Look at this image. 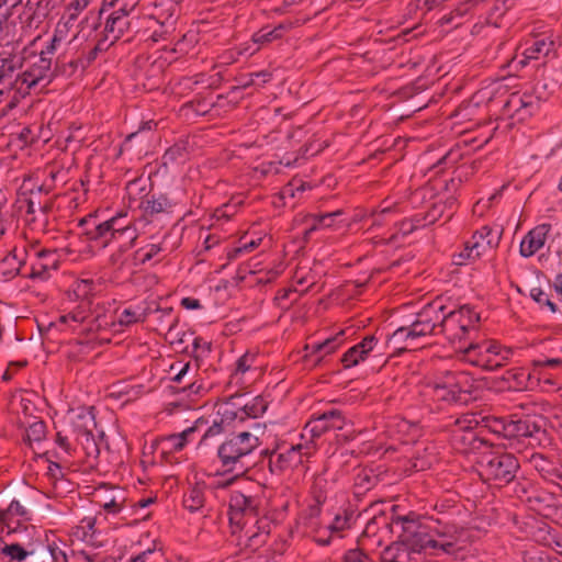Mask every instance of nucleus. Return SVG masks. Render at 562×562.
Returning a JSON list of instances; mask_svg holds the SVG:
<instances>
[{
    "label": "nucleus",
    "instance_id": "obj_1",
    "mask_svg": "<svg viewBox=\"0 0 562 562\" xmlns=\"http://www.w3.org/2000/svg\"><path fill=\"white\" fill-rule=\"evenodd\" d=\"M401 526L397 540L381 552L382 562H420L424 552L423 543H431L427 538V526L418 522L413 515L397 517L393 520Z\"/></svg>",
    "mask_w": 562,
    "mask_h": 562
},
{
    "label": "nucleus",
    "instance_id": "obj_2",
    "mask_svg": "<svg viewBox=\"0 0 562 562\" xmlns=\"http://www.w3.org/2000/svg\"><path fill=\"white\" fill-rule=\"evenodd\" d=\"M61 41L59 31L56 30L47 46L40 53L27 47L18 53L24 57V70L15 78V89L19 92L29 93L32 88L42 81H50V78L54 77V69H52L53 56Z\"/></svg>",
    "mask_w": 562,
    "mask_h": 562
},
{
    "label": "nucleus",
    "instance_id": "obj_3",
    "mask_svg": "<svg viewBox=\"0 0 562 562\" xmlns=\"http://www.w3.org/2000/svg\"><path fill=\"white\" fill-rule=\"evenodd\" d=\"M428 387L437 401L447 404L468 405L476 398L475 381L465 371H446Z\"/></svg>",
    "mask_w": 562,
    "mask_h": 562
},
{
    "label": "nucleus",
    "instance_id": "obj_4",
    "mask_svg": "<svg viewBox=\"0 0 562 562\" xmlns=\"http://www.w3.org/2000/svg\"><path fill=\"white\" fill-rule=\"evenodd\" d=\"M260 446L259 438L250 431H240L227 437L217 448V458L225 473L243 474L248 469L245 461Z\"/></svg>",
    "mask_w": 562,
    "mask_h": 562
},
{
    "label": "nucleus",
    "instance_id": "obj_5",
    "mask_svg": "<svg viewBox=\"0 0 562 562\" xmlns=\"http://www.w3.org/2000/svg\"><path fill=\"white\" fill-rule=\"evenodd\" d=\"M71 428L76 442L74 454L82 456L90 467H94L102 446L109 449L108 443L104 442V432L98 431V436L94 435L97 423L91 412L78 414L71 424Z\"/></svg>",
    "mask_w": 562,
    "mask_h": 562
},
{
    "label": "nucleus",
    "instance_id": "obj_6",
    "mask_svg": "<svg viewBox=\"0 0 562 562\" xmlns=\"http://www.w3.org/2000/svg\"><path fill=\"white\" fill-rule=\"evenodd\" d=\"M106 7H110L112 11L106 15L103 31L98 38V48L100 49H109L120 38L131 33L130 14L135 10L132 4L123 0H111L110 2L104 0L100 16L106 13Z\"/></svg>",
    "mask_w": 562,
    "mask_h": 562
},
{
    "label": "nucleus",
    "instance_id": "obj_7",
    "mask_svg": "<svg viewBox=\"0 0 562 562\" xmlns=\"http://www.w3.org/2000/svg\"><path fill=\"white\" fill-rule=\"evenodd\" d=\"M477 467L482 481L495 487L512 483L520 469L518 459L507 452L483 454Z\"/></svg>",
    "mask_w": 562,
    "mask_h": 562
},
{
    "label": "nucleus",
    "instance_id": "obj_8",
    "mask_svg": "<svg viewBox=\"0 0 562 562\" xmlns=\"http://www.w3.org/2000/svg\"><path fill=\"white\" fill-rule=\"evenodd\" d=\"M126 217V214L120 213L102 223H95V215H89L80 220L79 225L85 226L90 223L93 224V231H87L86 234L91 240L104 238L103 246H109L112 241H121L122 236H126L124 244H133L136 239V229L130 224H123L121 221Z\"/></svg>",
    "mask_w": 562,
    "mask_h": 562
},
{
    "label": "nucleus",
    "instance_id": "obj_9",
    "mask_svg": "<svg viewBox=\"0 0 562 562\" xmlns=\"http://www.w3.org/2000/svg\"><path fill=\"white\" fill-rule=\"evenodd\" d=\"M442 322L439 335L446 336L451 341H461L464 339L470 329H474L480 322V315L469 305H463L459 310L447 311L442 314Z\"/></svg>",
    "mask_w": 562,
    "mask_h": 562
},
{
    "label": "nucleus",
    "instance_id": "obj_10",
    "mask_svg": "<svg viewBox=\"0 0 562 562\" xmlns=\"http://www.w3.org/2000/svg\"><path fill=\"white\" fill-rule=\"evenodd\" d=\"M316 445L313 440L302 445H294L286 449L284 452H277V450H265L263 454L269 456V471L272 474H281L288 469L297 468L303 463V457L308 458L315 451Z\"/></svg>",
    "mask_w": 562,
    "mask_h": 562
},
{
    "label": "nucleus",
    "instance_id": "obj_11",
    "mask_svg": "<svg viewBox=\"0 0 562 562\" xmlns=\"http://www.w3.org/2000/svg\"><path fill=\"white\" fill-rule=\"evenodd\" d=\"M446 310L440 297H436L430 303L426 304L417 314L413 325V334L418 337L427 335H439V329L442 319V314Z\"/></svg>",
    "mask_w": 562,
    "mask_h": 562
},
{
    "label": "nucleus",
    "instance_id": "obj_12",
    "mask_svg": "<svg viewBox=\"0 0 562 562\" xmlns=\"http://www.w3.org/2000/svg\"><path fill=\"white\" fill-rule=\"evenodd\" d=\"M345 211L339 209L333 212L307 214L304 223L306 225L304 229V240L307 243L311 240V235L318 231H347L350 226V221L345 217Z\"/></svg>",
    "mask_w": 562,
    "mask_h": 562
},
{
    "label": "nucleus",
    "instance_id": "obj_13",
    "mask_svg": "<svg viewBox=\"0 0 562 562\" xmlns=\"http://www.w3.org/2000/svg\"><path fill=\"white\" fill-rule=\"evenodd\" d=\"M508 439L521 440L528 438L538 443L547 435L546 418L542 416H525L509 418V428L507 429Z\"/></svg>",
    "mask_w": 562,
    "mask_h": 562
},
{
    "label": "nucleus",
    "instance_id": "obj_14",
    "mask_svg": "<svg viewBox=\"0 0 562 562\" xmlns=\"http://www.w3.org/2000/svg\"><path fill=\"white\" fill-rule=\"evenodd\" d=\"M346 425V416L338 408H327L322 412L314 413L304 426V431L311 435V440L319 438L327 431L340 430Z\"/></svg>",
    "mask_w": 562,
    "mask_h": 562
},
{
    "label": "nucleus",
    "instance_id": "obj_15",
    "mask_svg": "<svg viewBox=\"0 0 562 562\" xmlns=\"http://www.w3.org/2000/svg\"><path fill=\"white\" fill-rule=\"evenodd\" d=\"M472 14L484 19L487 25L499 27L502 21L512 7V0H471Z\"/></svg>",
    "mask_w": 562,
    "mask_h": 562
},
{
    "label": "nucleus",
    "instance_id": "obj_16",
    "mask_svg": "<svg viewBox=\"0 0 562 562\" xmlns=\"http://www.w3.org/2000/svg\"><path fill=\"white\" fill-rule=\"evenodd\" d=\"M24 57L16 52L3 49L0 52V95L5 90L15 89V80L12 81L13 75L18 69L23 68Z\"/></svg>",
    "mask_w": 562,
    "mask_h": 562
},
{
    "label": "nucleus",
    "instance_id": "obj_17",
    "mask_svg": "<svg viewBox=\"0 0 562 562\" xmlns=\"http://www.w3.org/2000/svg\"><path fill=\"white\" fill-rule=\"evenodd\" d=\"M26 520H30L29 510L19 501L13 499L7 509H0L1 532H5V537L16 532Z\"/></svg>",
    "mask_w": 562,
    "mask_h": 562
},
{
    "label": "nucleus",
    "instance_id": "obj_18",
    "mask_svg": "<svg viewBox=\"0 0 562 562\" xmlns=\"http://www.w3.org/2000/svg\"><path fill=\"white\" fill-rule=\"evenodd\" d=\"M477 349H482V346L480 344H470L464 350H463V358L469 363L483 368L486 371H495L504 366V361H506L509 358V355H512V349L506 348L504 349V356H501L499 358L491 356H487L483 353V351H480L475 358H472V353L475 352Z\"/></svg>",
    "mask_w": 562,
    "mask_h": 562
},
{
    "label": "nucleus",
    "instance_id": "obj_19",
    "mask_svg": "<svg viewBox=\"0 0 562 562\" xmlns=\"http://www.w3.org/2000/svg\"><path fill=\"white\" fill-rule=\"evenodd\" d=\"M176 203L164 193H148L142 200L139 209L145 217H154L161 213H171Z\"/></svg>",
    "mask_w": 562,
    "mask_h": 562
},
{
    "label": "nucleus",
    "instance_id": "obj_20",
    "mask_svg": "<svg viewBox=\"0 0 562 562\" xmlns=\"http://www.w3.org/2000/svg\"><path fill=\"white\" fill-rule=\"evenodd\" d=\"M204 425H207V419L200 417L192 427L187 428L180 434H172L162 438L159 442V445H161V453L181 451L188 442V436Z\"/></svg>",
    "mask_w": 562,
    "mask_h": 562
},
{
    "label": "nucleus",
    "instance_id": "obj_21",
    "mask_svg": "<svg viewBox=\"0 0 562 562\" xmlns=\"http://www.w3.org/2000/svg\"><path fill=\"white\" fill-rule=\"evenodd\" d=\"M530 462L546 481L557 483L562 480V465L558 461L541 453H533Z\"/></svg>",
    "mask_w": 562,
    "mask_h": 562
},
{
    "label": "nucleus",
    "instance_id": "obj_22",
    "mask_svg": "<svg viewBox=\"0 0 562 562\" xmlns=\"http://www.w3.org/2000/svg\"><path fill=\"white\" fill-rule=\"evenodd\" d=\"M26 250L27 248H12L0 259V274L5 280H10L20 273L24 266Z\"/></svg>",
    "mask_w": 562,
    "mask_h": 562
},
{
    "label": "nucleus",
    "instance_id": "obj_23",
    "mask_svg": "<svg viewBox=\"0 0 562 562\" xmlns=\"http://www.w3.org/2000/svg\"><path fill=\"white\" fill-rule=\"evenodd\" d=\"M446 213V204L441 201L431 204L430 209L424 214H415L409 222L403 223L404 233H409L417 227H424L436 223Z\"/></svg>",
    "mask_w": 562,
    "mask_h": 562
},
{
    "label": "nucleus",
    "instance_id": "obj_24",
    "mask_svg": "<svg viewBox=\"0 0 562 562\" xmlns=\"http://www.w3.org/2000/svg\"><path fill=\"white\" fill-rule=\"evenodd\" d=\"M244 202L245 200L241 194L233 195L229 201L212 211L210 214V225L214 227L223 222L231 221L244 205Z\"/></svg>",
    "mask_w": 562,
    "mask_h": 562
},
{
    "label": "nucleus",
    "instance_id": "obj_25",
    "mask_svg": "<svg viewBox=\"0 0 562 562\" xmlns=\"http://www.w3.org/2000/svg\"><path fill=\"white\" fill-rule=\"evenodd\" d=\"M100 288L101 283L91 279L77 280L74 283L72 293L76 300L80 301L79 308H91L93 299L99 294Z\"/></svg>",
    "mask_w": 562,
    "mask_h": 562
},
{
    "label": "nucleus",
    "instance_id": "obj_26",
    "mask_svg": "<svg viewBox=\"0 0 562 562\" xmlns=\"http://www.w3.org/2000/svg\"><path fill=\"white\" fill-rule=\"evenodd\" d=\"M470 13L472 14L471 0H460L454 3L451 10L442 13L437 23L440 26H450L451 29H456L462 25L463 18Z\"/></svg>",
    "mask_w": 562,
    "mask_h": 562
},
{
    "label": "nucleus",
    "instance_id": "obj_27",
    "mask_svg": "<svg viewBox=\"0 0 562 562\" xmlns=\"http://www.w3.org/2000/svg\"><path fill=\"white\" fill-rule=\"evenodd\" d=\"M358 508L356 505L347 502L344 504L339 512L335 515L331 524L328 526L330 532H341L350 529L359 517Z\"/></svg>",
    "mask_w": 562,
    "mask_h": 562
},
{
    "label": "nucleus",
    "instance_id": "obj_28",
    "mask_svg": "<svg viewBox=\"0 0 562 562\" xmlns=\"http://www.w3.org/2000/svg\"><path fill=\"white\" fill-rule=\"evenodd\" d=\"M258 504L252 496H247L243 493H235L231 497L229 502V513H231V522L234 520L235 516L238 514L257 516Z\"/></svg>",
    "mask_w": 562,
    "mask_h": 562
},
{
    "label": "nucleus",
    "instance_id": "obj_29",
    "mask_svg": "<svg viewBox=\"0 0 562 562\" xmlns=\"http://www.w3.org/2000/svg\"><path fill=\"white\" fill-rule=\"evenodd\" d=\"M41 1L27 0L23 7V11L19 14L20 23L22 27H38L45 16L44 12H41Z\"/></svg>",
    "mask_w": 562,
    "mask_h": 562
},
{
    "label": "nucleus",
    "instance_id": "obj_30",
    "mask_svg": "<svg viewBox=\"0 0 562 562\" xmlns=\"http://www.w3.org/2000/svg\"><path fill=\"white\" fill-rule=\"evenodd\" d=\"M244 531V528H240V532ZM269 537V531L261 530V527H258L257 531L250 532V530H246L244 535L239 533L237 536V546H244L246 549L251 550V554L258 553L260 548L267 542Z\"/></svg>",
    "mask_w": 562,
    "mask_h": 562
},
{
    "label": "nucleus",
    "instance_id": "obj_31",
    "mask_svg": "<svg viewBox=\"0 0 562 562\" xmlns=\"http://www.w3.org/2000/svg\"><path fill=\"white\" fill-rule=\"evenodd\" d=\"M214 104L211 93H209L207 97L199 94L192 100L183 103L180 108V112L186 116L190 113L198 116H204L213 109Z\"/></svg>",
    "mask_w": 562,
    "mask_h": 562
},
{
    "label": "nucleus",
    "instance_id": "obj_32",
    "mask_svg": "<svg viewBox=\"0 0 562 562\" xmlns=\"http://www.w3.org/2000/svg\"><path fill=\"white\" fill-rule=\"evenodd\" d=\"M503 235L502 227L485 225L474 232L471 246H498Z\"/></svg>",
    "mask_w": 562,
    "mask_h": 562
},
{
    "label": "nucleus",
    "instance_id": "obj_33",
    "mask_svg": "<svg viewBox=\"0 0 562 562\" xmlns=\"http://www.w3.org/2000/svg\"><path fill=\"white\" fill-rule=\"evenodd\" d=\"M293 27V23L290 21L281 22L274 27L263 26L252 35L255 43L266 44L279 40L284 33Z\"/></svg>",
    "mask_w": 562,
    "mask_h": 562
},
{
    "label": "nucleus",
    "instance_id": "obj_34",
    "mask_svg": "<svg viewBox=\"0 0 562 562\" xmlns=\"http://www.w3.org/2000/svg\"><path fill=\"white\" fill-rule=\"evenodd\" d=\"M553 48V42L547 38H536L528 45L524 53L522 59L518 61L521 66H526L530 59H539L540 56H547Z\"/></svg>",
    "mask_w": 562,
    "mask_h": 562
},
{
    "label": "nucleus",
    "instance_id": "obj_35",
    "mask_svg": "<svg viewBox=\"0 0 562 562\" xmlns=\"http://www.w3.org/2000/svg\"><path fill=\"white\" fill-rule=\"evenodd\" d=\"M344 331H339L337 335L329 337L322 342H315L307 348L312 349V355L316 356V362H321L327 355L333 353L338 349L342 342Z\"/></svg>",
    "mask_w": 562,
    "mask_h": 562
},
{
    "label": "nucleus",
    "instance_id": "obj_36",
    "mask_svg": "<svg viewBox=\"0 0 562 562\" xmlns=\"http://www.w3.org/2000/svg\"><path fill=\"white\" fill-rule=\"evenodd\" d=\"M87 63L83 61V56H77L67 59L65 56L58 57L55 63L54 76L71 77L78 69H86Z\"/></svg>",
    "mask_w": 562,
    "mask_h": 562
},
{
    "label": "nucleus",
    "instance_id": "obj_37",
    "mask_svg": "<svg viewBox=\"0 0 562 562\" xmlns=\"http://www.w3.org/2000/svg\"><path fill=\"white\" fill-rule=\"evenodd\" d=\"M47 550L53 562H77V551L70 549V547L61 540L49 542Z\"/></svg>",
    "mask_w": 562,
    "mask_h": 562
},
{
    "label": "nucleus",
    "instance_id": "obj_38",
    "mask_svg": "<svg viewBox=\"0 0 562 562\" xmlns=\"http://www.w3.org/2000/svg\"><path fill=\"white\" fill-rule=\"evenodd\" d=\"M268 405V402L261 395L255 396L249 402L241 403V405L239 406L240 423L245 422L248 418H258L267 411Z\"/></svg>",
    "mask_w": 562,
    "mask_h": 562
},
{
    "label": "nucleus",
    "instance_id": "obj_39",
    "mask_svg": "<svg viewBox=\"0 0 562 562\" xmlns=\"http://www.w3.org/2000/svg\"><path fill=\"white\" fill-rule=\"evenodd\" d=\"M204 490V483H195L191 486L183 496V506L191 513L201 509L205 502Z\"/></svg>",
    "mask_w": 562,
    "mask_h": 562
},
{
    "label": "nucleus",
    "instance_id": "obj_40",
    "mask_svg": "<svg viewBox=\"0 0 562 562\" xmlns=\"http://www.w3.org/2000/svg\"><path fill=\"white\" fill-rule=\"evenodd\" d=\"M243 397L241 394H234L226 398L223 405L218 407L217 416L218 419H223V424L228 427L233 422L239 420L240 422V408L238 407L237 411H228L229 405L233 406L238 405V401H240Z\"/></svg>",
    "mask_w": 562,
    "mask_h": 562
},
{
    "label": "nucleus",
    "instance_id": "obj_41",
    "mask_svg": "<svg viewBox=\"0 0 562 562\" xmlns=\"http://www.w3.org/2000/svg\"><path fill=\"white\" fill-rule=\"evenodd\" d=\"M161 248H150V250L146 251V248H137L132 254H128V257H125L122 261V266H126V268H136L142 265L149 262Z\"/></svg>",
    "mask_w": 562,
    "mask_h": 562
},
{
    "label": "nucleus",
    "instance_id": "obj_42",
    "mask_svg": "<svg viewBox=\"0 0 562 562\" xmlns=\"http://www.w3.org/2000/svg\"><path fill=\"white\" fill-rule=\"evenodd\" d=\"M551 231L550 224H540L529 231V233L522 238L519 246H544L547 241L548 234Z\"/></svg>",
    "mask_w": 562,
    "mask_h": 562
},
{
    "label": "nucleus",
    "instance_id": "obj_43",
    "mask_svg": "<svg viewBox=\"0 0 562 562\" xmlns=\"http://www.w3.org/2000/svg\"><path fill=\"white\" fill-rule=\"evenodd\" d=\"M418 338L417 335L413 334V325L411 324L407 327H400L397 328L389 338V344L393 345L395 347V352L401 353L403 351L408 350V345H404L401 347H397V345L402 342H406L408 340Z\"/></svg>",
    "mask_w": 562,
    "mask_h": 562
},
{
    "label": "nucleus",
    "instance_id": "obj_44",
    "mask_svg": "<svg viewBox=\"0 0 562 562\" xmlns=\"http://www.w3.org/2000/svg\"><path fill=\"white\" fill-rule=\"evenodd\" d=\"M3 555H1V562H22L24 561L32 552H29L24 547H22L19 542H9L8 546H3Z\"/></svg>",
    "mask_w": 562,
    "mask_h": 562
},
{
    "label": "nucleus",
    "instance_id": "obj_45",
    "mask_svg": "<svg viewBox=\"0 0 562 562\" xmlns=\"http://www.w3.org/2000/svg\"><path fill=\"white\" fill-rule=\"evenodd\" d=\"M378 475L371 469H362L355 476V487L367 492L378 484Z\"/></svg>",
    "mask_w": 562,
    "mask_h": 562
},
{
    "label": "nucleus",
    "instance_id": "obj_46",
    "mask_svg": "<svg viewBox=\"0 0 562 562\" xmlns=\"http://www.w3.org/2000/svg\"><path fill=\"white\" fill-rule=\"evenodd\" d=\"M46 437V424L44 420L33 422L25 430L24 440L29 443L40 442Z\"/></svg>",
    "mask_w": 562,
    "mask_h": 562
},
{
    "label": "nucleus",
    "instance_id": "obj_47",
    "mask_svg": "<svg viewBox=\"0 0 562 562\" xmlns=\"http://www.w3.org/2000/svg\"><path fill=\"white\" fill-rule=\"evenodd\" d=\"M323 505L319 504H311L307 508L302 512L301 519L306 528L315 529L318 526V518L322 514Z\"/></svg>",
    "mask_w": 562,
    "mask_h": 562
},
{
    "label": "nucleus",
    "instance_id": "obj_48",
    "mask_svg": "<svg viewBox=\"0 0 562 562\" xmlns=\"http://www.w3.org/2000/svg\"><path fill=\"white\" fill-rule=\"evenodd\" d=\"M427 538H428V540H430L431 543H423L424 552H426L427 550L434 549V550H440L447 554H454L458 550L456 542L446 541V540H436L428 532H427Z\"/></svg>",
    "mask_w": 562,
    "mask_h": 562
},
{
    "label": "nucleus",
    "instance_id": "obj_49",
    "mask_svg": "<svg viewBox=\"0 0 562 562\" xmlns=\"http://www.w3.org/2000/svg\"><path fill=\"white\" fill-rule=\"evenodd\" d=\"M475 249L476 248H462L459 252L452 255V263L454 266H467L473 263L481 257L479 251L474 252Z\"/></svg>",
    "mask_w": 562,
    "mask_h": 562
},
{
    "label": "nucleus",
    "instance_id": "obj_50",
    "mask_svg": "<svg viewBox=\"0 0 562 562\" xmlns=\"http://www.w3.org/2000/svg\"><path fill=\"white\" fill-rule=\"evenodd\" d=\"M147 314V310L137 313L132 308H124L119 316V323L123 326H131L136 323H143L145 322Z\"/></svg>",
    "mask_w": 562,
    "mask_h": 562
},
{
    "label": "nucleus",
    "instance_id": "obj_51",
    "mask_svg": "<svg viewBox=\"0 0 562 562\" xmlns=\"http://www.w3.org/2000/svg\"><path fill=\"white\" fill-rule=\"evenodd\" d=\"M311 495L315 504L324 505L327 499V481L317 479L311 487Z\"/></svg>",
    "mask_w": 562,
    "mask_h": 562
},
{
    "label": "nucleus",
    "instance_id": "obj_52",
    "mask_svg": "<svg viewBox=\"0 0 562 562\" xmlns=\"http://www.w3.org/2000/svg\"><path fill=\"white\" fill-rule=\"evenodd\" d=\"M363 360H366V358L360 353L356 345L349 348L340 358L344 369L352 368Z\"/></svg>",
    "mask_w": 562,
    "mask_h": 562
},
{
    "label": "nucleus",
    "instance_id": "obj_53",
    "mask_svg": "<svg viewBox=\"0 0 562 562\" xmlns=\"http://www.w3.org/2000/svg\"><path fill=\"white\" fill-rule=\"evenodd\" d=\"M57 269V262L53 261L52 266L45 262H37L31 267V271L26 274V277L31 279H40L47 280L49 278V269Z\"/></svg>",
    "mask_w": 562,
    "mask_h": 562
},
{
    "label": "nucleus",
    "instance_id": "obj_54",
    "mask_svg": "<svg viewBox=\"0 0 562 562\" xmlns=\"http://www.w3.org/2000/svg\"><path fill=\"white\" fill-rule=\"evenodd\" d=\"M541 105V100L538 97H535L532 94L525 93V102L521 110V117L520 120H525L531 115H533Z\"/></svg>",
    "mask_w": 562,
    "mask_h": 562
},
{
    "label": "nucleus",
    "instance_id": "obj_55",
    "mask_svg": "<svg viewBox=\"0 0 562 562\" xmlns=\"http://www.w3.org/2000/svg\"><path fill=\"white\" fill-rule=\"evenodd\" d=\"M227 430V427L223 424V419L215 418L211 426L207 427L205 432L203 434L200 445L206 442L207 439L216 437L221 434H224Z\"/></svg>",
    "mask_w": 562,
    "mask_h": 562
},
{
    "label": "nucleus",
    "instance_id": "obj_56",
    "mask_svg": "<svg viewBox=\"0 0 562 562\" xmlns=\"http://www.w3.org/2000/svg\"><path fill=\"white\" fill-rule=\"evenodd\" d=\"M488 428L496 435L503 436L508 439L507 429L509 428V418L497 417L493 418L488 424Z\"/></svg>",
    "mask_w": 562,
    "mask_h": 562
},
{
    "label": "nucleus",
    "instance_id": "obj_57",
    "mask_svg": "<svg viewBox=\"0 0 562 562\" xmlns=\"http://www.w3.org/2000/svg\"><path fill=\"white\" fill-rule=\"evenodd\" d=\"M525 102V93L524 94H517L513 93L508 101L506 102V106L514 112V115H517L520 120L521 117V110Z\"/></svg>",
    "mask_w": 562,
    "mask_h": 562
},
{
    "label": "nucleus",
    "instance_id": "obj_58",
    "mask_svg": "<svg viewBox=\"0 0 562 562\" xmlns=\"http://www.w3.org/2000/svg\"><path fill=\"white\" fill-rule=\"evenodd\" d=\"M18 137L24 145L34 144L38 138V135L36 133V127L31 126V125L23 127L21 130V132L19 133Z\"/></svg>",
    "mask_w": 562,
    "mask_h": 562
},
{
    "label": "nucleus",
    "instance_id": "obj_59",
    "mask_svg": "<svg viewBox=\"0 0 562 562\" xmlns=\"http://www.w3.org/2000/svg\"><path fill=\"white\" fill-rule=\"evenodd\" d=\"M378 339L374 335L366 336L359 344H357V348L360 350V353L364 356L367 359L370 351L373 350Z\"/></svg>",
    "mask_w": 562,
    "mask_h": 562
},
{
    "label": "nucleus",
    "instance_id": "obj_60",
    "mask_svg": "<svg viewBox=\"0 0 562 562\" xmlns=\"http://www.w3.org/2000/svg\"><path fill=\"white\" fill-rule=\"evenodd\" d=\"M272 557L273 551L269 548H266L262 551H259L258 553L246 557L240 562H271Z\"/></svg>",
    "mask_w": 562,
    "mask_h": 562
},
{
    "label": "nucleus",
    "instance_id": "obj_61",
    "mask_svg": "<svg viewBox=\"0 0 562 562\" xmlns=\"http://www.w3.org/2000/svg\"><path fill=\"white\" fill-rule=\"evenodd\" d=\"M386 201H384L382 204H385ZM394 212L393 205H380L379 210H375L372 212L371 216L373 218L372 224L374 225H381L383 222V217L385 215H389Z\"/></svg>",
    "mask_w": 562,
    "mask_h": 562
},
{
    "label": "nucleus",
    "instance_id": "obj_62",
    "mask_svg": "<svg viewBox=\"0 0 562 562\" xmlns=\"http://www.w3.org/2000/svg\"><path fill=\"white\" fill-rule=\"evenodd\" d=\"M254 361H255V355H250L249 352H246L236 362V373L244 374L246 371H248L251 368V364Z\"/></svg>",
    "mask_w": 562,
    "mask_h": 562
},
{
    "label": "nucleus",
    "instance_id": "obj_63",
    "mask_svg": "<svg viewBox=\"0 0 562 562\" xmlns=\"http://www.w3.org/2000/svg\"><path fill=\"white\" fill-rule=\"evenodd\" d=\"M369 557L360 549L348 550L344 555L345 562H367Z\"/></svg>",
    "mask_w": 562,
    "mask_h": 562
},
{
    "label": "nucleus",
    "instance_id": "obj_64",
    "mask_svg": "<svg viewBox=\"0 0 562 562\" xmlns=\"http://www.w3.org/2000/svg\"><path fill=\"white\" fill-rule=\"evenodd\" d=\"M85 561V562H106V559L97 554V553H89L85 550L77 551V562Z\"/></svg>",
    "mask_w": 562,
    "mask_h": 562
}]
</instances>
